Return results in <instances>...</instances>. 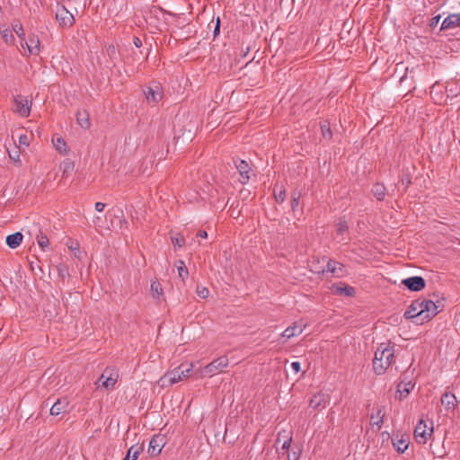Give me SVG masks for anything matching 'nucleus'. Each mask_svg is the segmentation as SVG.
I'll return each instance as SVG.
<instances>
[{"mask_svg": "<svg viewBox=\"0 0 460 460\" xmlns=\"http://www.w3.org/2000/svg\"><path fill=\"white\" fill-rule=\"evenodd\" d=\"M457 402L456 395L452 393L446 392L441 397V403L448 412H453L456 410Z\"/></svg>", "mask_w": 460, "mask_h": 460, "instance_id": "13", "label": "nucleus"}, {"mask_svg": "<svg viewBox=\"0 0 460 460\" xmlns=\"http://www.w3.org/2000/svg\"><path fill=\"white\" fill-rule=\"evenodd\" d=\"M402 284L411 291H420L425 288V280L419 276L407 278L402 281Z\"/></svg>", "mask_w": 460, "mask_h": 460, "instance_id": "10", "label": "nucleus"}, {"mask_svg": "<svg viewBox=\"0 0 460 460\" xmlns=\"http://www.w3.org/2000/svg\"><path fill=\"white\" fill-rule=\"evenodd\" d=\"M290 367L295 373H298L301 369L300 363L297 361L292 362Z\"/></svg>", "mask_w": 460, "mask_h": 460, "instance_id": "43", "label": "nucleus"}, {"mask_svg": "<svg viewBox=\"0 0 460 460\" xmlns=\"http://www.w3.org/2000/svg\"><path fill=\"white\" fill-rule=\"evenodd\" d=\"M76 119L78 124L84 128H88L90 126L89 116L86 111H78L76 114Z\"/></svg>", "mask_w": 460, "mask_h": 460, "instance_id": "28", "label": "nucleus"}, {"mask_svg": "<svg viewBox=\"0 0 460 460\" xmlns=\"http://www.w3.org/2000/svg\"><path fill=\"white\" fill-rule=\"evenodd\" d=\"M292 441V437L290 435V431L282 430L279 433L277 438V444L281 443V448L283 450L288 449L290 446V443Z\"/></svg>", "mask_w": 460, "mask_h": 460, "instance_id": "21", "label": "nucleus"}, {"mask_svg": "<svg viewBox=\"0 0 460 460\" xmlns=\"http://www.w3.org/2000/svg\"><path fill=\"white\" fill-rule=\"evenodd\" d=\"M325 272L331 273L333 277L340 278L344 275L345 270L342 264L338 261L329 260L327 261L326 269L323 270V274Z\"/></svg>", "mask_w": 460, "mask_h": 460, "instance_id": "12", "label": "nucleus"}, {"mask_svg": "<svg viewBox=\"0 0 460 460\" xmlns=\"http://www.w3.org/2000/svg\"><path fill=\"white\" fill-rule=\"evenodd\" d=\"M331 289L332 293L340 296H353L355 295V289L352 287L341 282L333 284Z\"/></svg>", "mask_w": 460, "mask_h": 460, "instance_id": "15", "label": "nucleus"}, {"mask_svg": "<svg viewBox=\"0 0 460 460\" xmlns=\"http://www.w3.org/2000/svg\"><path fill=\"white\" fill-rule=\"evenodd\" d=\"M52 144L55 149L61 155H65L68 154L69 148L65 139L60 136H54L52 137Z\"/></svg>", "mask_w": 460, "mask_h": 460, "instance_id": "18", "label": "nucleus"}, {"mask_svg": "<svg viewBox=\"0 0 460 460\" xmlns=\"http://www.w3.org/2000/svg\"><path fill=\"white\" fill-rule=\"evenodd\" d=\"M106 371L102 374L100 376L99 382L102 383V386H103L106 389H111L114 387L115 384L117 383V375L116 374H110V376H106Z\"/></svg>", "mask_w": 460, "mask_h": 460, "instance_id": "20", "label": "nucleus"}, {"mask_svg": "<svg viewBox=\"0 0 460 460\" xmlns=\"http://www.w3.org/2000/svg\"><path fill=\"white\" fill-rule=\"evenodd\" d=\"M219 30V21H217V27H216V31H218Z\"/></svg>", "mask_w": 460, "mask_h": 460, "instance_id": "53", "label": "nucleus"}, {"mask_svg": "<svg viewBox=\"0 0 460 460\" xmlns=\"http://www.w3.org/2000/svg\"><path fill=\"white\" fill-rule=\"evenodd\" d=\"M197 236L200 237V238H207L208 237V234L205 230H200L199 231Z\"/></svg>", "mask_w": 460, "mask_h": 460, "instance_id": "47", "label": "nucleus"}, {"mask_svg": "<svg viewBox=\"0 0 460 460\" xmlns=\"http://www.w3.org/2000/svg\"><path fill=\"white\" fill-rule=\"evenodd\" d=\"M56 19L62 27H71L75 22L73 14L63 5H58Z\"/></svg>", "mask_w": 460, "mask_h": 460, "instance_id": "7", "label": "nucleus"}, {"mask_svg": "<svg viewBox=\"0 0 460 460\" xmlns=\"http://www.w3.org/2000/svg\"><path fill=\"white\" fill-rule=\"evenodd\" d=\"M0 33L2 35L4 41L6 44H10V45L13 44L14 36H13V31L11 29H9L6 26H3L0 28Z\"/></svg>", "mask_w": 460, "mask_h": 460, "instance_id": "26", "label": "nucleus"}, {"mask_svg": "<svg viewBox=\"0 0 460 460\" xmlns=\"http://www.w3.org/2000/svg\"><path fill=\"white\" fill-rule=\"evenodd\" d=\"M144 93L148 103L156 104L163 98L162 88L158 84L147 86Z\"/></svg>", "mask_w": 460, "mask_h": 460, "instance_id": "9", "label": "nucleus"}, {"mask_svg": "<svg viewBox=\"0 0 460 460\" xmlns=\"http://www.w3.org/2000/svg\"><path fill=\"white\" fill-rule=\"evenodd\" d=\"M402 183L404 184L407 186L409 183H410V181H402Z\"/></svg>", "mask_w": 460, "mask_h": 460, "instance_id": "51", "label": "nucleus"}, {"mask_svg": "<svg viewBox=\"0 0 460 460\" xmlns=\"http://www.w3.org/2000/svg\"><path fill=\"white\" fill-rule=\"evenodd\" d=\"M303 329L300 325H297L296 323L292 324L291 326L288 327L281 334L282 338L290 339L292 337H295L296 335H299L302 333Z\"/></svg>", "mask_w": 460, "mask_h": 460, "instance_id": "25", "label": "nucleus"}, {"mask_svg": "<svg viewBox=\"0 0 460 460\" xmlns=\"http://www.w3.org/2000/svg\"><path fill=\"white\" fill-rule=\"evenodd\" d=\"M297 206H298V198H296V196H293L292 209L295 210Z\"/></svg>", "mask_w": 460, "mask_h": 460, "instance_id": "46", "label": "nucleus"}, {"mask_svg": "<svg viewBox=\"0 0 460 460\" xmlns=\"http://www.w3.org/2000/svg\"><path fill=\"white\" fill-rule=\"evenodd\" d=\"M402 183L404 184L407 186L409 183H410V181H402Z\"/></svg>", "mask_w": 460, "mask_h": 460, "instance_id": "50", "label": "nucleus"}, {"mask_svg": "<svg viewBox=\"0 0 460 460\" xmlns=\"http://www.w3.org/2000/svg\"><path fill=\"white\" fill-rule=\"evenodd\" d=\"M22 239H23V235L22 233L20 232H16L14 234H9L7 237H6V244L12 248V249H15L17 248L18 246H20V244L22 243Z\"/></svg>", "mask_w": 460, "mask_h": 460, "instance_id": "22", "label": "nucleus"}, {"mask_svg": "<svg viewBox=\"0 0 460 460\" xmlns=\"http://www.w3.org/2000/svg\"><path fill=\"white\" fill-rule=\"evenodd\" d=\"M182 365L167 371L163 376L157 381V385L161 388L171 386L185 378H188L194 367V364L191 362L190 367L186 369H181Z\"/></svg>", "mask_w": 460, "mask_h": 460, "instance_id": "2", "label": "nucleus"}, {"mask_svg": "<svg viewBox=\"0 0 460 460\" xmlns=\"http://www.w3.org/2000/svg\"><path fill=\"white\" fill-rule=\"evenodd\" d=\"M140 454V448L135 446H132L128 448L127 456L123 460H137Z\"/></svg>", "mask_w": 460, "mask_h": 460, "instance_id": "34", "label": "nucleus"}, {"mask_svg": "<svg viewBox=\"0 0 460 460\" xmlns=\"http://www.w3.org/2000/svg\"><path fill=\"white\" fill-rule=\"evenodd\" d=\"M133 43L137 48H140L142 46V41L138 37H134Z\"/></svg>", "mask_w": 460, "mask_h": 460, "instance_id": "45", "label": "nucleus"}, {"mask_svg": "<svg viewBox=\"0 0 460 460\" xmlns=\"http://www.w3.org/2000/svg\"><path fill=\"white\" fill-rule=\"evenodd\" d=\"M385 417V412L382 409H378L376 414H372L371 416V423L372 425L377 426L380 429L381 424L383 423Z\"/></svg>", "mask_w": 460, "mask_h": 460, "instance_id": "30", "label": "nucleus"}, {"mask_svg": "<svg viewBox=\"0 0 460 460\" xmlns=\"http://www.w3.org/2000/svg\"><path fill=\"white\" fill-rule=\"evenodd\" d=\"M19 144L20 146H24L25 147L30 146L29 137L27 135L23 134L19 137Z\"/></svg>", "mask_w": 460, "mask_h": 460, "instance_id": "41", "label": "nucleus"}, {"mask_svg": "<svg viewBox=\"0 0 460 460\" xmlns=\"http://www.w3.org/2000/svg\"><path fill=\"white\" fill-rule=\"evenodd\" d=\"M162 438L158 436L153 437L149 442L148 452L151 455H158L162 451Z\"/></svg>", "mask_w": 460, "mask_h": 460, "instance_id": "23", "label": "nucleus"}, {"mask_svg": "<svg viewBox=\"0 0 460 460\" xmlns=\"http://www.w3.org/2000/svg\"><path fill=\"white\" fill-rule=\"evenodd\" d=\"M372 192L377 199L381 200L385 195V188L383 184L376 183L373 186Z\"/></svg>", "mask_w": 460, "mask_h": 460, "instance_id": "33", "label": "nucleus"}, {"mask_svg": "<svg viewBox=\"0 0 460 460\" xmlns=\"http://www.w3.org/2000/svg\"><path fill=\"white\" fill-rule=\"evenodd\" d=\"M419 303L421 304L420 310H422L420 314V324L424 322L429 321L434 316H436L439 310L438 306L431 300L427 299H418Z\"/></svg>", "mask_w": 460, "mask_h": 460, "instance_id": "5", "label": "nucleus"}, {"mask_svg": "<svg viewBox=\"0 0 460 460\" xmlns=\"http://www.w3.org/2000/svg\"><path fill=\"white\" fill-rule=\"evenodd\" d=\"M37 243L38 244L45 250L47 247H49V241L46 235L40 234L37 236Z\"/></svg>", "mask_w": 460, "mask_h": 460, "instance_id": "39", "label": "nucleus"}, {"mask_svg": "<svg viewBox=\"0 0 460 460\" xmlns=\"http://www.w3.org/2000/svg\"><path fill=\"white\" fill-rule=\"evenodd\" d=\"M171 239H172V243L174 245V247L181 248V247H182L185 244V239L180 234H177L176 235L172 236Z\"/></svg>", "mask_w": 460, "mask_h": 460, "instance_id": "36", "label": "nucleus"}, {"mask_svg": "<svg viewBox=\"0 0 460 460\" xmlns=\"http://www.w3.org/2000/svg\"><path fill=\"white\" fill-rule=\"evenodd\" d=\"M151 292L155 298H160L163 296L164 292L160 282L155 280L151 283Z\"/></svg>", "mask_w": 460, "mask_h": 460, "instance_id": "32", "label": "nucleus"}, {"mask_svg": "<svg viewBox=\"0 0 460 460\" xmlns=\"http://www.w3.org/2000/svg\"><path fill=\"white\" fill-rule=\"evenodd\" d=\"M12 27H13V31H14L16 33V35L21 40V46L23 47V40L25 38V34H24L22 23H20L19 22H15L13 23Z\"/></svg>", "mask_w": 460, "mask_h": 460, "instance_id": "31", "label": "nucleus"}, {"mask_svg": "<svg viewBox=\"0 0 460 460\" xmlns=\"http://www.w3.org/2000/svg\"><path fill=\"white\" fill-rule=\"evenodd\" d=\"M321 130L323 138L330 139L332 137V131L330 128V124L328 122L321 124Z\"/></svg>", "mask_w": 460, "mask_h": 460, "instance_id": "37", "label": "nucleus"}, {"mask_svg": "<svg viewBox=\"0 0 460 460\" xmlns=\"http://www.w3.org/2000/svg\"><path fill=\"white\" fill-rule=\"evenodd\" d=\"M394 447L399 453H403L409 447V438L406 435L396 436L392 439Z\"/></svg>", "mask_w": 460, "mask_h": 460, "instance_id": "17", "label": "nucleus"}, {"mask_svg": "<svg viewBox=\"0 0 460 460\" xmlns=\"http://www.w3.org/2000/svg\"><path fill=\"white\" fill-rule=\"evenodd\" d=\"M288 460H297L298 459V456L296 455V453H293L292 456H290V455L288 456Z\"/></svg>", "mask_w": 460, "mask_h": 460, "instance_id": "48", "label": "nucleus"}, {"mask_svg": "<svg viewBox=\"0 0 460 460\" xmlns=\"http://www.w3.org/2000/svg\"><path fill=\"white\" fill-rule=\"evenodd\" d=\"M94 207L98 212H102L103 209L105 208L106 205H105V203H102V202H96Z\"/></svg>", "mask_w": 460, "mask_h": 460, "instance_id": "44", "label": "nucleus"}, {"mask_svg": "<svg viewBox=\"0 0 460 460\" xmlns=\"http://www.w3.org/2000/svg\"><path fill=\"white\" fill-rule=\"evenodd\" d=\"M433 432L432 421L428 424L424 420H420L414 429V439L419 444H426Z\"/></svg>", "mask_w": 460, "mask_h": 460, "instance_id": "4", "label": "nucleus"}, {"mask_svg": "<svg viewBox=\"0 0 460 460\" xmlns=\"http://www.w3.org/2000/svg\"><path fill=\"white\" fill-rule=\"evenodd\" d=\"M420 305L418 299L413 301L405 311L404 317L406 319H416V323L420 324V314L422 312V310H420Z\"/></svg>", "mask_w": 460, "mask_h": 460, "instance_id": "11", "label": "nucleus"}, {"mask_svg": "<svg viewBox=\"0 0 460 460\" xmlns=\"http://www.w3.org/2000/svg\"><path fill=\"white\" fill-rule=\"evenodd\" d=\"M394 344L382 342L376 348L373 360V369L376 375H383L394 360Z\"/></svg>", "mask_w": 460, "mask_h": 460, "instance_id": "1", "label": "nucleus"}, {"mask_svg": "<svg viewBox=\"0 0 460 460\" xmlns=\"http://www.w3.org/2000/svg\"><path fill=\"white\" fill-rule=\"evenodd\" d=\"M196 294L200 297V298H207L209 295V290L208 289V288L204 287V286H200V285H198L197 288H196Z\"/></svg>", "mask_w": 460, "mask_h": 460, "instance_id": "38", "label": "nucleus"}, {"mask_svg": "<svg viewBox=\"0 0 460 460\" xmlns=\"http://www.w3.org/2000/svg\"><path fill=\"white\" fill-rule=\"evenodd\" d=\"M439 19H440V16H439V15H438V16L434 17V18L432 19V25H433V24H437V23L438 22Z\"/></svg>", "mask_w": 460, "mask_h": 460, "instance_id": "49", "label": "nucleus"}, {"mask_svg": "<svg viewBox=\"0 0 460 460\" xmlns=\"http://www.w3.org/2000/svg\"><path fill=\"white\" fill-rule=\"evenodd\" d=\"M413 387H414V384L411 381L401 382L397 385L395 397L399 400H402L411 393V391L413 389Z\"/></svg>", "mask_w": 460, "mask_h": 460, "instance_id": "16", "label": "nucleus"}, {"mask_svg": "<svg viewBox=\"0 0 460 460\" xmlns=\"http://www.w3.org/2000/svg\"><path fill=\"white\" fill-rule=\"evenodd\" d=\"M60 2H65L66 0H59Z\"/></svg>", "mask_w": 460, "mask_h": 460, "instance_id": "54", "label": "nucleus"}, {"mask_svg": "<svg viewBox=\"0 0 460 460\" xmlns=\"http://www.w3.org/2000/svg\"><path fill=\"white\" fill-rule=\"evenodd\" d=\"M348 229V225L345 221H341L338 224L337 231L339 234H342Z\"/></svg>", "mask_w": 460, "mask_h": 460, "instance_id": "42", "label": "nucleus"}, {"mask_svg": "<svg viewBox=\"0 0 460 460\" xmlns=\"http://www.w3.org/2000/svg\"><path fill=\"white\" fill-rule=\"evenodd\" d=\"M68 406V401L66 398L58 399L50 408V414L52 416H58L61 412L65 411Z\"/></svg>", "mask_w": 460, "mask_h": 460, "instance_id": "19", "label": "nucleus"}, {"mask_svg": "<svg viewBox=\"0 0 460 460\" xmlns=\"http://www.w3.org/2000/svg\"><path fill=\"white\" fill-rule=\"evenodd\" d=\"M31 101L27 96L16 95L13 98V111L21 117L27 118L31 113Z\"/></svg>", "mask_w": 460, "mask_h": 460, "instance_id": "6", "label": "nucleus"}, {"mask_svg": "<svg viewBox=\"0 0 460 460\" xmlns=\"http://www.w3.org/2000/svg\"><path fill=\"white\" fill-rule=\"evenodd\" d=\"M175 267L177 269L179 277L184 281L189 276V271L185 266L184 261L181 260L177 261L175 262Z\"/></svg>", "mask_w": 460, "mask_h": 460, "instance_id": "27", "label": "nucleus"}, {"mask_svg": "<svg viewBox=\"0 0 460 460\" xmlns=\"http://www.w3.org/2000/svg\"><path fill=\"white\" fill-rule=\"evenodd\" d=\"M60 169L62 170L64 175L68 174L74 170V163L70 160H65L60 164Z\"/></svg>", "mask_w": 460, "mask_h": 460, "instance_id": "35", "label": "nucleus"}, {"mask_svg": "<svg viewBox=\"0 0 460 460\" xmlns=\"http://www.w3.org/2000/svg\"><path fill=\"white\" fill-rule=\"evenodd\" d=\"M9 157L15 163L20 162V151L18 149L9 151Z\"/></svg>", "mask_w": 460, "mask_h": 460, "instance_id": "40", "label": "nucleus"}, {"mask_svg": "<svg viewBox=\"0 0 460 460\" xmlns=\"http://www.w3.org/2000/svg\"><path fill=\"white\" fill-rule=\"evenodd\" d=\"M459 21L460 17L456 16V13L450 14L443 21L441 30L456 28L458 26Z\"/></svg>", "mask_w": 460, "mask_h": 460, "instance_id": "24", "label": "nucleus"}, {"mask_svg": "<svg viewBox=\"0 0 460 460\" xmlns=\"http://www.w3.org/2000/svg\"><path fill=\"white\" fill-rule=\"evenodd\" d=\"M402 183L404 184L407 186L409 183H410V181H402Z\"/></svg>", "mask_w": 460, "mask_h": 460, "instance_id": "52", "label": "nucleus"}, {"mask_svg": "<svg viewBox=\"0 0 460 460\" xmlns=\"http://www.w3.org/2000/svg\"><path fill=\"white\" fill-rule=\"evenodd\" d=\"M235 166L240 173V177H241L240 181L243 184L247 183L250 179L249 173L251 171V167H250L249 164L244 160H239V161L235 162Z\"/></svg>", "mask_w": 460, "mask_h": 460, "instance_id": "14", "label": "nucleus"}, {"mask_svg": "<svg viewBox=\"0 0 460 460\" xmlns=\"http://www.w3.org/2000/svg\"><path fill=\"white\" fill-rule=\"evenodd\" d=\"M274 198L277 202L282 203L286 199V190L282 185L274 187Z\"/></svg>", "mask_w": 460, "mask_h": 460, "instance_id": "29", "label": "nucleus"}, {"mask_svg": "<svg viewBox=\"0 0 460 460\" xmlns=\"http://www.w3.org/2000/svg\"><path fill=\"white\" fill-rule=\"evenodd\" d=\"M23 55H39L40 52V42L37 36L31 35L28 40H23Z\"/></svg>", "mask_w": 460, "mask_h": 460, "instance_id": "8", "label": "nucleus"}, {"mask_svg": "<svg viewBox=\"0 0 460 460\" xmlns=\"http://www.w3.org/2000/svg\"><path fill=\"white\" fill-rule=\"evenodd\" d=\"M229 365V358L227 356H220L203 367L196 370L195 374L199 378L212 377L224 372Z\"/></svg>", "mask_w": 460, "mask_h": 460, "instance_id": "3", "label": "nucleus"}]
</instances>
